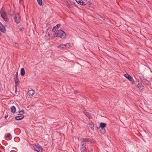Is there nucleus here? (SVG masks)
<instances>
[{"label":"nucleus","instance_id":"nucleus-31","mask_svg":"<svg viewBox=\"0 0 152 152\" xmlns=\"http://www.w3.org/2000/svg\"><path fill=\"white\" fill-rule=\"evenodd\" d=\"M77 93V91H75V94H76Z\"/></svg>","mask_w":152,"mask_h":152},{"label":"nucleus","instance_id":"nucleus-30","mask_svg":"<svg viewBox=\"0 0 152 152\" xmlns=\"http://www.w3.org/2000/svg\"><path fill=\"white\" fill-rule=\"evenodd\" d=\"M101 19H100L101 20H104V19L103 18V17H100Z\"/></svg>","mask_w":152,"mask_h":152},{"label":"nucleus","instance_id":"nucleus-26","mask_svg":"<svg viewBox=\"0 0 152 152\" xmlns=\"http://www.w3.org/2000/svg\"><path fill=\"white\" fill-rule=\"evenodd\" d=\"M70 43H67V44H63V46H64V47H66L67 45H70Z\"/></svg>","mask_w":152,"mask_h":152},{"label":"nucleus","instance_id":"nucleus-5","mask_svg":"<svg viewBox=\"0 0 152 152\" xmlns=\"http://www.w3.org/2000/svg\"><path fill=\"white\" fill-rule=\"evenodd\" d=\"M14 79L15 81V92H16L17 91V86L19 84L20 82L18 79V77H14Z\"/></svg>","mask_w":152,"mask_h":152},{"label":"nucleus","instance_id":"nucleus-14","mask_svg":"<svg viewBox=\"0 0 152 152\" xmlns=\"http://www.w3.org/2000/svg\"><path fill=\"white\" fill-rule=\"evenodd\" d=\"M25 73V72L24 69L23 68H22L20 70V74L22 76L24 75Z\"/></svg>","mask_w":152,"mask_h":152},{"label":"nucleus","instance_id":"nucleus-3","mask_svg":"<svg viewBox=\"0 0 152 152\" xmlns=\"http://www.w3.org/2000/svg\"><path fill=\"white\" fill-rule=\"evenodd\" d=\"M20 18L21 17L19 13L15 14L14 18L15 21L17 23H19L20 21Z\"/></svg>","mask_w":152,"mask_h":152},{"label":"nucleus","instance_id":"nucleus-6","mask_svg":"<svg viewBox=\"0 0 152 152\" xmlns=\"http://www.w3.org/2000/svg\"><path fill=\"white\" fill-rule=\"evenodd\" d=\"M124 76L126 78L128 79L130 81L132 82V83H134V81L133 80L132 77L128 74H125Z\"/></svg>","mask_w":152,"mask_h":152},{"label":"nucleus","instance_id":"nucleus-2","mask_svg":"<svg viewBox=\"0 0 152 152\" xmlns=\"http://www.w3.org/2000/svg\"><path fill=\"white\" fill-rule=\"evenodd\" d=\"M35 151L38 152H42V148L40 145L38 144H35L34 146Z\"/></svg>","mask_w":152,"mask_h":152},{"label":"nucleus","instance_id":"nucleus-18","mask_svg":"<svg viewBox=\"0 0 152 152\" xmlns=\"http://www.w3.org/2000/svg\"><path fill=\"white\" fill-rule=\"evenodd\" d=\"M89 126L92 130H94V125L92 123H89Z\"/></svg>","mask_w":152,"mask_h":152},{"label":"nucleus","instance_id":"nucleus-25","mask_svg":"<svg viewBox=\"0 0 152 152\" xmlns=\"http://www.w3.org/2000/svg\"><path fill=\"white\" fill-rule=\"evenodd\" d=\"M11 134L10 133H8L7 134V135L5 136V137H9L11 136Z\"/></svg>","mask_w":152,"mask_h":152},{"label":"nucleus","instance_id":"nucleus-9","mask_svg":"<svg viewBox=\"0 0 152 152\" xmlns=\"http://www.w3.org/2000/svg\"><path fill=\"white\" fill-rule=\"evenodd\" d=\"M35 93V91L33 90H29L28 91V94L29 95V96L30 97H32L33 95Z\"/></svg>","mask_w":152,"mask_h":152},{"label":"nucleus","instance_id":"nucleus-4","mask_svg":"<svg viewBox=\"0 0 152 152\" xmlns=\"http://www.w3.org/2000/svg\"><path fill=\"white\" fill-rule=\"evenodd\" d=\"M1 16L2 18L5 20V21H6L7 20V17L6 15V13L5 12L3 9V8L1 10Z\"/></svg>","mask_w":152,"mask_h":152},{"label":"nucleus","instance_id":"nucleus-23","mask_svg":"<svg viewBox=\"0 0 152 152\" xmlns=\"http://www.w3.org/2000/svg\"><path fill=\"white\" fill-rule=\"evenodd\" d=\"M143 77V80H144V79L145 80V83L147 85H149L150 84V82L149 81L146 80L144 77Z\"/></svg>","mask_w":152,"mask_h":152},{"label":"nucleus","instance_id":"nucleus-10","mask_svg":"<svg viewBox=\"0 0 152 152\" xmlns=\"http://www.w3.org/2000/svg\"><path fill=\"white\" fill-rule=\"evenodd\" d=\"M137 87L140 90H142L144 89V87L141 83H138L137 85Z\"/></svg>","mask_w":152,"mask_h":152},{"label":"nucleus","instance_id":"nucleus-22","mask_svg":"<svg viewBox=\"0 0 152 152\" xmlns=\"http://www.w3.org/2000/svg\"><path fill=\"white\" fill-rule=\"evenodd\" d=\"M61 24H58L56 26H55V28H57V29H58L59 28Z\"/></svg>","mask_w":152,"mask_h":152},{"label":"nucleus","instance_id":"nucleus-29","mask_svg":"<svg viewBox=\"0 0 152 152\" xmlns=\"http://www.w3.org/2000/svg\"><path fill=\"white\" fill-rule=\"evenodd\" d=\"M8 115H5V118H7L8 117Z\"/></svg>","mask_w":152,"mask_h":152},{"label":"nucleus","instance_id":"nucleus-11","mask_svg":"<svg viewBox=\"0 0 152 152\" xmlns=\"http://www.w3.org/2000/svg\"><path fill=\"white\" fill-rule=\"evenodd\" d=\"M76 2L79 4L83 5V6H85L86 4L85 3L82 1V0H75Z\"/></svg>","mask_w":152,"mask_h":152},{"label":"nucleus","instance_id":"nucleus-17","mask_svg":"<svg viewBox=\"0 0 152 152\" xmlns=\"http://www.w3.org/2000/svg\"><path fill=\"white\" fill-rule=\"evenodd\" d=\"M100 133L102 134H104L105 132V130L104 128H101L100 129Z\"/></svg>","mask_w":152,"mask_h":152},{"label":"nucleus","instance_id":"nucleus-24","mask_svg":"<svg viewBox=\"0 0 152 152\" xmlns=\"http://www.w3.org/2000/svg\"><path fill=\"white\" fill-rule=\"evenodd\" d=\"M19 113L20 115H22L23 114V111L22 110L20 111L19 112Z\"/></svg>","mask_w":152,"mask_h":152},{"label":"nucleus","instance_id":"nucleus-1","mask_svg":"<svg viewBox=\"0 0 152 152\" xmlns=\"http://www.w3.org/2000/svg\"><path fill=\"white\" fill-rule=\"evenodd\" d=\"M66 34L63 31L59 30L55 33L54 36L52 37V38L54 39L55 37H59L61 38L64 39L66 38Z\"/></svg>","mask_w":152,"mask_h":152},{"label":"nucleus","instance_id":"nucleus-16","mask_svg":"<svg viewBox=\"0 0 152 152\" xmlns=\"http://www.w3.org/2000/svg\"><path fill=\"white\" fill-rule=\"evenodd\" d=\"M106 124L104 123H100V127L101 128H104V127L106 126Z\"/></svg>","mask_w":152,"mask_h":152},{"label":"nucleus","instance_id":"nucleus-13","mask_svg":"<svg viewBox=\"0 0 152 152\" xmlns=\"http://www.w3.org/2000/svg\"><path fill=\"white\" fill-rule=\"evenodd\" d=\"M24 117L23 115L17 116L15 117L16 120H19L23 119Z\"/></svg>","mask_w":152,"mask_h":152},{"label":"nucleus","instance_id":"nucleus-27","mask_svg":"<svg viewBox=\"0 0 152 152\" xmlns=\"http://www.w3.org/2000/svg\"><path fill=\"white\" fill-rule=\"evenodd\" d=\"M56 28H55V27H54L53 29H52V31H53V32H55V31H56Z\"/></svg>","mask_w":152,"mask_h":152},{"label":"nucleus","instance_id":"nucleus-8","mask_svg":"<svg viewBox=\"0 0 152 152\" xmlns=\"http://www.w3.org/2000/svg\"><path fill=\"white\" fill-rule=\"evenodd\" d=\"M82 142L83 143H85L86 142H91V141L90 139L87 138H82Z\"/></svg>","mask_w":152,"mask_h":152},{"label":"nucleus","instance_id":"nucleus-19","mask_svg":"<svg viewBox=\"0 0 152 152\" xmlns=\"http://www.w3.org/2000/svg\"><path fill=\"white\" fill-rule=\"evenodd\" d=\"M85 114L89 118H91L90 113L88 112H86L85 113Z\"/></svg>","mask_w":152,"mask_h":152},{"label":"nucleus","instance_id":"nucleus-33","mask_svg":"<svg viewBox=\"0 0 152 152\" xmlns=\"http://www.w3.org/2000/svg\"><path fill=\"white\" fill-rule=\"evenodd\" d=\"M1 33H0V36L1 35Z\"/></svg>","mask_w":152,"mask_h":152},{"label":"nucleus","instance_id":"nucleus-32","mask_svg":"<svg viewBox=\"0 0 152 152\" xmlns=\"http://www.w3.org/2000/svg\"><path fill=\"white\" fill-rule=\"evenodd\" d=\"M2 24L0 22V26Z\"/></svg>","mask_w":152,"mask_h":152},{"label":"nucleus","instance_id":"nucleus-12","mask_svg":"<svg viewBox=\"0 0 152 152\" xmlns=\"http://www.w3.org/2000/svg\"><path fill=\"white\" fill-rule=\"evenodd\" d=\"M0 31L3 33H4L5 31V27L2 24L0 26Z\"/></svg>","mask_w":152,"mask_h":152},{"label":"nucleus","instance_id":"nucleus-20","mask_svg":"<svg viewBox=\"0 0 152 152\" xmlns=\"http://www.w3.org/2000/svg\"><path fill=\"white\" fill-rule=\"evenodd\" d=\"M37 2H38V4L39 5H42V0H37Z\"/></svg>","mask_w":152,"mask_h":152},{"label":"nucleus","instance_id":"nucleus-15","mask_svg":"<svg viewBox=\"0 0 152 152\" xmlns=\"http://www.w3.org/2000/svg\"><path fill=\"white\" fill-rule=\"evenodd\" d=\"M11 112L12 113H15L16 111V108L14 106H12L11 108Z\"/></svg>","mask_w":152,"mask_h":152},{"label":"nucleus","instance_id":"nucleus-7","mask_svg":"<svg viewBox=\"0 0 152 152\" xmlns=\"http://www.w3.org/2000/svg\"><path fill=\"white\" fill-rule=\"evenodd\" d=\"M86 143H82L81 146V152H84L86 150Z\"/></svg>","mask_w":152,"mask_h":152},{"label":"nucleus","instance_id":"nucleus-28","mask_svg":"<svg viewBox=\"0 0 152 152\" xmlns=\"http://www.w3.org/2000/svg\"><path fill=\"white\" fill-rule=\"evenodd\" d=\"M18 72H17L16 73V75H15V77H18Z\"/></svg>","mask_w":152,"mask_h":152},{"label":"nucleus","instance_id":"nucleus-21","mask_svg":"<svg viewBox=\"0 0 152 152\" xmlns=\"http://www.w3.org/2000/svg\"><path fill=\"white\" fill-rule=\"evenodd\" d=\"M63 45H63V44L59 45L58 46V48H64Z\"/></svg>","mask_w":152,"mask_h":152}]
</instances>
